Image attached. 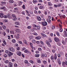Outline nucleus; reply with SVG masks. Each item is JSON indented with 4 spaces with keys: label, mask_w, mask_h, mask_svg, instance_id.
Returning a JSON list of instances; mask_svg holds the SVG:
<instances>
[{
    "label": "nucleus",
    "mask_w": 67,
    "mask_h": 67,
    "mask_svg": "<svg viewBox=\"0 0 67 67\" xmlns=\"http://www.w3.org/2000/svg\"><path fill=\"white\" fill-rule=\"evenodd\" d=\"M2 34H3V35H4V36H5V35H6V34H5V32L3 31L2 32Z\"/></svg>",
    "instance_id": "obj_19"
},
{
    "label": "nucleus",
    "mask_w": 67,
    "mask_h": 67,
    "mask_svg": "<svg viewBox=\"0 0 67 67\" xmlns=\"http://www.w3.org/2000/svg\"><path fill=\"white\" fill-rule=\"evenodd\" d=\"M14 36L16 38H19V37L17 36L16 35H14Z\"/></svg>",
    "instance_id": "obj_25"
},
{
    "label": "nucleus",
    "mask_w": 67,
    "mask_h": 67,
    "mask_svg": "<svg viewBox=\"0 0 67 67\" xmlns=\"http://www.w3.org/2000/svg\"><path fill=\"white\" fill-rule=\"evenodd\" d=\"M37 62L38 63H39V64H41V61L40 59H39V60Z\"/></svg>",
    "instance_id": "obj_23"
},
{
    "label": "nucleus",
    "mask_w": 67,
    "mask_h": 67,
    "mask_svg": "<svg viewBox=\"0 0 67 67\" xmlns=\"http://www.w3.org/2000/svg\"><path fill=\"white\" fill-rule=\"evenodd\" d=\"M57 44L59 46H60L61 45V44H60V42H58Z\"/></svg>",
    "instance_id": "obj_34"
},
{
    "label": "nucleus",
    "mask_w": 67,
    "mask_h": 67,
    "mask_svg": "<svg viewBox=\"0 0 67 67\" xmlns=\"http://www.w3.org/2000/svg\"><path fill=\"white\" fill-rule=\"evenodd\" d=\"M47 21L48 23H50L51 22V20L49 19H47Z\"/></svg>",
    "instance_id": "obj_9"
},
{
    "label": "nucleus",
    "mask_w": 67,
    "mask_h": 67,
    "mask_svg": "<svg viewBox=\"0 0 67 67\" xmlns=\"http://www.w3.org/2000/svg\"><path fill=\"white\" fill-rule=\"evenodd\" d=\"M42 29L43 30H46V27H42Z\"/></svg>",
    "instance_id": "obj_63"
},
{
    "label": "nucleus",
    "mask_w": 67,
    "mask_h": 67,
    "mask_svg": "<svg viewBox=\"0 0 67 67\" xmlns=\"http://www.w3.org/2000/svg\"><path fill=\"white\" fill-rule=\"evenodd\" d=\"M32 43H33V44H35L36 43V41H35V40H32Z\"/></svg>",
    "instance_id": "obj_17"
},
{
    "label": "nucleus",
    "mask_w": 67,
    "mask_h": 67,
    "mask_svg": "<svg viewBox=\"0 0 67 67\" xmlns=\"http://www.w3.org/2000/svg\"><path fill=\"white\" fill-rule=\"evenodd\" d=\"M33 2L34 3H37V1L36 0H33Z\"/></svg>",
    "instance_id": "obj_18"
},
{
    "label": "nucleus",
    "mask_w": 67,
    "mask_h": 67,
    "mask_svg": "<svg viewBox=\"0 0 67 67\" xmlns=\"http://www.w3.org/2000/svg\"><path fill=\"white\" fill-rule=\"evenodd\" d=\"M12 19L13 20H14V21H16L17 20L16 17L13 18Z\"/></svg>",
    "instance_id": "obj_16"
},
{
    "label": "nucleus",
    "mask_w": 67,
    "mask_h": 67,
    "mask_svg": "<svg viewBox=\"0 0 67 67\" xmlns=\"http://www.w3.org/2000/svg\"><path fill=\"white\" fill-rule=\"evenodd\" d=\"M37 20H38V21H41V18H40V17H37Z\"/></svg>",
    "instance_id": "obj_8"
},
{
    "label": "nucleus",
    "mask_w": 67,
    "mask_h": 67,
    "mask_svg": "<svg viewBox=\"0 0 67 67\" xmlns=\"http://www.w3.org/2000/svg\"><path fill=\"white\" fill-rule=\"evenodd\" d=\"M44 57H47V55H46V54H44Z\"/></svg>",
    "instance_id": "obj_61"
},
{
    "label": "nucleus",
    "mask_w": 67,
    "mask_h": 67,
    "mask_svg": "<svg viewBox=\"0 0 67 67\" xmlns=\"http://www.w3.org/2000/svg\"><path fill=\"white\" fill-rule=\"evenodd\" d=\"M59 27H60V28H62V26L61 24H59Z\"/></svg>",
    "instance_id": "obj_62"
},
{
    "label": "nucleus",
    "mask_w": 67,
    "mask_h": 67,
    "mask_svg": "<svg viewBox=\"0 0 67 67\" xmlns=\"http://www.w3.org/2000/svg\"><path fill=\"white\" fill-rule=\"evenodd\" d=\"M57 62H58V63L60 62V60H59V59H58L57 60Z\"/></svg>",
    "instance_id": "obj_46"
},
{
    "label": "nucleus",
    "mask_w": 67,
    "mask_h": 67,
    "mask_svg": "<svg viewBox=\"0 0 67 67\" xmlns=\"http://www.w3.org/2000/svg\"><path fill=\"white\" fill-rule=\"evenodd\" d=\"M24 63L28 64V61H27V60H25L24 61Z\"/></svg>",
    "instance_id": "obj_27"
},
{
    "label": "nucleus",
    "mask_w": 67,
    "mask_h": 67,
    "mask_svg": "<svg viewBox=\"0 0 67 67\" xmlns=\"http://www.w3.org/2000/svg\"><path fill=\"white\" fill-rule=\"evenodd\" d=\"M30 45L32 49H33V46H32V45H33V44H32V43H31V42H30Z\"/></svg>",
    "instance_id": "obj_10"
},
{
    "label": "nucleus",
    "mask_w": 67,
    "mask_h": 67,
    "mask_svg": "<svg viewBox=\"0 0 67 67\" xmlns=\"http://www.w3.org/2000/svg\"><path fill=\"white\" fill-rule=\"evenodd\" d=\"M12 16L13 17V18H15V17H16V16L14 14L12 15Z\"/></svg>",
    "instance_id": "obj_35"
},
{
    "label": "nucleus",
    "mask_w": 67,
    "mask_h": 67,
    "mask_svg": "<svg viewBox=\"0 0 67 67\" xmlns=\"http://www.w3.org/2000/svg\"><path fill=\"white\" fill-rule=\"evenodd\" d=\"M54 56L52 55L51 57V60H53L52 62H54V60H54Z\"/></svg>",
    "instance_id": "obj_6"
},
{
    "label": "nucleus",
    "mask_w": 67,
    "mask_h": 67,
    "mask_svg": "<svg viewBox=\"0 0 67 67\" xmlns=\"http://www.w3.org/2000/svg\"><path fill=\"white\" fill-rule=\"evenodd\" d=\"M40 56L39 54H36L35 55V57H38Z\"/></svg>",
    "instance_id": "obj_29"
},
{
    "label": "nucleus",
    "mask_w": 67,
    "mask_h": 67,
    "mask_svg": "<svg viewBox=\"0 0 67 67\" xmlns=\"http://www.w3.org/2000/svg\"><path fill=\"white\" fill-rule=\"evenodd\" d=\"M48 5L49 6H51V5H52V3H51L50 2H48Z\"/></svg>",
    "instance_id": "obj_22"
},
{
    "label": "nucleus",
    "mask_w": 67,
    "mask_h": 67,
    "mask_svg": "<svg viewBox=\"0 0 67 67\" xmlns=\"http://www.w3.org/2000/svg\"><path fill=\"white\" fill-rule=\"evenodd\" d=\"M9 61H8V60H6L5 61V63L6 64H7V63H9Z\"/></svg>",
    "instance_id": "obj_33"
},
{
    "label": "nucleus",
    "mask_w": 67,
    "mask_h": 67,
    "mask_svg": "<svg viewBox=\"0 0 67 67\" xmlns=\"http://www.w3.org/2000/svg\"><path fill=\"white\" fill-rule=\"evenodd\" d=\"M8 67H13V65H8Z\"/></svg>",
    "instance_id": "obj_55"
},
{
    "label": "nucleus",
    "mask_w": 67,
    "mask_h": 67,
    "mask_svg": "<svg viewBox=\"0 0 67 67\" xmlns=\"http://www.w3.org/2000/svg\"><path fill=\"white\" fill-rule=\"evenodd\" d=\"M7 17H8V19H9L11 18V17L10 16H8V15L7 16Z\"/></svg>",
    "instance_id": "obj_50"
},
{
    "label": "nucleus",
    "mask_w": 67,
    "mask_h": 67,
    "mask_svg": "<svg viewBox=\"0 0 67 67\" xmlns=\"http://www.w3.org/2000/svg\"><path fill=\"white\" fill-rule=\"evenodd\" d=\"M61 4L60 3H59L57 5L58 7H60L61 6Z\"/></svg>",
    "instance_id": "obj_39"
},
{
    "label": "nucleus",
    "mask_w": 67,
    "mask_h": 67,
    "mask_svg": "<svg viewBox=\"0 0 67 67\" xmlns=\"http://www.w3.org/2000/svg\"><path fill=\"white\" fill-rule=\"evenodd\" d=\"M40 43H41V44L42 45H44V43L42 41H40Z\"/></svg>",
    "instance_id": "obj_32"
},
{
    "label": "nucleus",
    "mask_w": 67,
    "mask_h": 67,
    "mask_svg": "<svg viewBox=\"0 0 67 67\" xmlns=\"http://www.w3.org/2000/svg\"><path fill=\"white\" fill-rule=\"evenodd\" d=\"M46 44H47V45H48V47H50L51 46V44L49 43V41H48V40H46Z\"/></svg>",
    "instance_id": "obj_2"
},
{
    "label": "nucleus",
    "mask_w": 67,
    "mask_h": 67,
    "mask_svg": "<svg viewBox=\"0 0 67 67\" xmlns=\"http://www.w3.org/2000/svg\"><path fill=\"white\" fill-rule=\"evenodd\" d=\"M57 62H58V63L60 62V60H59V59H58L57 60Z\"/></svg>",
    "instance_id": "obj_45"
},
{
    "label": "nucleus",
    "mask_w": 67,
    "mask_h": 67,
    "mask_svg": "<svg viewBox=\"0 0 67 67\" xmlns=\"http://www.w3.org/2000/svg\"><path fill=\"white\" fill-rule=\"evenodd\" d=\"M3 27L4 30H5L6 29V26H5L3 25L2 26Z\"/></svg>",
    "instance_id": "obj_24"
},
{
    "label": "nucleus",
    "mask_w": 67,
    "mask_h": 67,
    "mask_svg": "<svg viewBox=\"0 0 67 67\" xmlns=\"http://www.w3.org/2000/svg\"><path fill=\"white\" fill-rule=\"evenodd\" d=\"M23 9H25V5H23V6H22Z\"/></svg>",
    "instance_id": "obj_53"
},
{
    "label": "nucleus",
    "mask_w": 67,
    "mask_h": 67,
    "mask_svg": "<svg viewBox=\"0 0 67 67\" xmlns=\"http://www.w3.org/2000/svg\"><path fill=\"white\" fill-rule=\"evenodd\" d=\"M36 28H33V29H30L31 31H32V32H33V31H34V30H36Z\"/></svg>",
    "instance_id": "obj_14"
},
{
    "label": "nucleus",
    "mask_w": 67,
    "mask_h": 67,
    "mask_svg": "<svg viewBox=\"0 0 67 67\" xmlns=\"http://www.w3.org/2000/svg\"><path fill=\"white\" fill-rule=\"evenodd\" d=\"M29 38H30V39H33L34 37H33V36H30L29 37Z\"/></svg>",
    "instance_id": "obj_20"
},
{
    "label": "nucleus",
    "mask_w": 67,
    "mask_h": 67,
    "mask_svg": "<svg viewBox=\"0 0 67 67\" xmlns=\"http://www.w3.org/2000/svg\"><path fill=\"white\" fill-rule=\"evenodd\" d=\"M41 34L42 36H44V37H45V36H46V35L43 34Z\"/></svg>",
    "instance_id": "obj_41"
},
{
    "label": "nucleus",
    "mask_w": 67,
    "mask_h": 67,
    "mask_svg": "<svg viewBox=\"0 0 67 67\" xmlns=\"http://www.w3.org/2000/svg\"><path fill=\"white\" fill-rule=\"evenodd\" d=\"M33 34L34 35H36V36H37V33L36 32L33 33Z\"/></svg>",
    "instance_id": "obj_30"
},
{
    "label": "nucleus",
    "mask_w": 67,
    "mask_h": 67,
    "mask_svg": "<svg viewBox=\"0 0 67 67\" xmlns=\"http://www.w3.org/2000/svg\"><path fill=\"white\" fill-rule=\"evenodd\" d=\"M54 59L55 60H56L57 59V55L56 54H54Z\"/></svg>",
    "instance_id": "obj_11"
},
{
    "label": "nucleus",
    "mask_w": 67,
    "mask_h": 67,
    "mask_svg": "<svg viewBox=\"0 0 67 67\" xmlns=\"http://www.w3.org/2000/svg\"><path fill=\"white\" fill-rule=\"evenodd\" d=\"M14 2L12 0H11L9 1V3H13Z\"/></svg>",
    "instance_id": "obj_21"
},
{
    "label": "nucleus",
    "mask_w": 67,
    "mask_h": 67,
    "mask_svg": "<svg viewBox=\"0 0 67 67\" xmlns=\"http://www.w3.org/2000/svg\"><path fill=\"white\" fill-rule=\"evenodd\" d=\"M3 43L4 44H5V45H6V42H5V40H4L3 41Z\"/></svg>",
    "instance_id": "obj_57"
},
{
    "label": "nucleus",
    "mask_w": 67,
    "mask_h": 67,
    "mask_svg": "<svg viewBox=\"0 0 67 67\" xmlns=\"http://www.w3.org/2000/svg\"><path fill=\"white\" fill-rule=\"evenodd\" d=\"M42 57H44V54H42L41 55Z\"/></svg>",
    "instance_id": "obj_38"
},
{
    "label": "nucleus",
    "mask_w": 67,
    "mask_h": 67,
    "mask_svg": "<svg viewBox=\"0 0 67 67\" xmlns=\"http://www.w3.org/2000/svg\"><path fill=\"white\" fill-rule=\"evenodd\" d=\"M65 63L66 65H67V60L65 61Z\"/></svg>",
    "instance_id": "obj_59"
},
{
    "label": "nucleus",
    "mask_w": 67,
    "mask_h": 67,
    "mask_svg": "<svg viewBox=\"0 0 67 67\" xmlns=\"http://www.w3.org/2000/svg\"><path fill=\"white\" fill-rule=\"evenodd\" d=\"M15 24L16 25H19L20 24L19 23V22H16L15 23Z\"/></svg>",
    "instance_id": "obj_26"
},
{
    "label": "nucleus",
    "mask_w": 67,
    "mask_h": 67,
    "mask_svg": "<svg viewBox=\"0 0 67 67\" xmlns=\"http://www.w3.org/2000/svg\"><path fill=\"white\" fill-rule=\"evenodd\" d=\"M9 55H13V53L10 52H9Z\"/></svg>",
    "instance_id": "obj_49"
},
{
    "label": "nucleus",
    "mask_w": 67,
    "mask_h": 67,
    "mask_svg": "<svg viewBox=\"0 0 67 67\" xmlns=\"http://www.w3.org/2000/svg\"><path fill=\"white\" fill-rule=\"evenodd\" d=\"M64 33L65 35V36H67V32L66 31H64Z\"/></svg>",
    "instance_id": "obj_12"
},
{
    "label": "nucleus",
    "mask_w": 67,
    "mask_h": 67,
    "mask_svg": "<svg viewBox=\"0 0 67 67\" xmlns=\"http://www.w3.org/2000/svg\"><path fill=\"white\" fill-rule=\"evenodd\" d=\"M56 34L57 35H58V36H59V32H56Z\"/></svg>",
    "instance_id": "obj_44"
},
{
    "label": "nucleus",
    "mask_w": 67,
    "mask_h": 67,
    "mask_svg": "<svg viewBox=\"0 0 67 67\" xmlns=\"http://www.w3.org/2000/svg\"><path fill=\"white\" fill-rule=\"evenodd\" d=\"M10 51H8V50H6L5 51V52L6 53H7V54H9V53H10Z\"/></svg>",
    "instance_id": "obj_13"
},
{
    "label": "nucleus",
    "mask_w": 67,
    "mask_h": 67,
    "mask_svg": "<svg viewBox=\"0 0 67 67\" xmlns=\"http://www.w3.org/2000/svg\"><path fill=\"white\" fill-rule=\"evenodd\" d=\"M43 62L44 64H46V63H47V62L46 61H43Z\"/></svg>",
    "instance_id": "obj_31"
},
{
    "label": "nucleus",
    "mask_w": 67,
    "mask_h": 67,
    "mask_svg": "<svg viewBox=\"0 0 67 67\" xmlns=\"http://www.w3.org/2000/svg\"><path fill=\"white\" fill-rule=\"evenodd\" d=\"M30 63H32V64L34 63V62H33V61H32L31 60H30Z\"/></svg>",
    "instance_id": "obj_43"
},
{
    "label": "nucleus",
    "mask_w": 67,
    "mask_h": 67,
    "mask_svg": "<svg viewBox=\"0 0 67 67\" xmlns=\"http://www.w3.org/2000/svg\"><path fill=\"white\" fill-rule=\"evenodd\" d=\"M41 24H42L43 26H46L47 25V23L46 21L42 22Z\"/></svg>",
    "instance_id": "obj_1"
},
{
    "label": "nucleus",
    "mask_w": 67,
    "mask_h": 67,
    "mask_svg": "<svg viewBox=\"0 0 67 67\" xmlns=\"http://www.w3.org/2000/svg\"><path fill=\"white\" fill-rule=\"evenodd\" d=\"M16 54L20 56L21 55V52H20L17 51L16 52Z\"/></svg>",
    "instance_id": "obj_5"
},
{
    "label": "nucleus",
    "mask_w": 67,
    "mask_h": 67,
    "mask_svg": "<svg viewBox=\"0 0 67 67\" xmlns=\"http://www.w3.org/2000/svg\"><path fill=\"white\" fill-rule=\"evenodd\" d=\"M15 67H17V64L16 63H15L14 64Z\"/></svg>",
    "instance_id": "obj_60"
},
{
    "label": "nucleus",
    "mask_w": 67,
    "mask_h": 67,
    "mask_svg": "<svg viewBox=\"0 0 67 67\" xmlns=\"http://www.w3.org/2000/svg\"><path fill=\"white\" fill-rule=\"evenodd\" d=\"M52 29L53 30L55 29V26H52Z\"/></svg>",
    "instance_id": "obj_48"
},
{
    "label": "nucleus",
    "mask_w": 67,
    "mask_h": 67,
    "mask_svg": "<svg viewBox=\"0 0 67 67\" xmlns=\"http://www.w3.org/2000/svg\"><path fill=\"white\" fill-rule=\"evenodd\" d=\"M30 13L31 14H33V12H32V11L31 10L30 11Z\"/></svg>",
    "instance_id": "obj_37"
},
{
    "label": "nucleus",
    "mask_w": 67,
    "mask_h": 67,
    "mask_svg": "<svg viewBox=\"0 0 67 67\" xmlns=\"http://www.w3.org/2000/svg\"><path fill=\"white\" fill-rule=\"evenodd\" d=\"M57 56L58 57H60V54H58L57 55Z\"/></svg>",
    "instance_id": "obj_56"
},
{
    "label": "nucleus",
    "mask_w": 67,
    "mask_h": 67,
    "mask_svg": "<svg viewBox=\"0 0 67 67\" xmlns=\"http://www.w3.org/2000/svg\"><path fill=\"white\" fill-rule=\"evenodd\" d=\"M27 29H30L31 28V26H28L27 27Z\"/></svg>",
    "instance_id": "obj_42"
},
{
    "label": "nucleus",
    "mask_w": 67,
    "mask_h": 67,
    "mask_svg": "<svg viewBox=\"0 0 67 67\" xmlns=\"http://www.w3.org/2000/svg\"><path fill=\"white\" fill-rule=\"evenodd\" d=\"M22 14H23V15H25V13L23 11L22 12Z\"/></svg>",
    "instance_id": "obj_52"
},
{
    "label": "nucleus",
    "mask_w": 67,
    "mask_h": 67,
    "mask_svg": "<svg viewBox=\"0 0 67 67\" xmlns=\"http://www.w3.org/2000/svg\"><path fill=\"white\" fill-rule=\"evenodd\" d=\"M40 9H43V6H40Z\"/></svg>",
    "instance_id": "obj_64"
},
{
    "label": "nucleus",
    "mask_w": 67,
    "mask_h": 67,
    "mask_svg": "<svg viewBox=\"0 0 67 67\" xmlns=\"http://www.w3.org/2000/svg\"><path fill=\"white\" fill-rule=\"evenodd\" d=\"M54 39L55 42H59V39H58V38L56 37H54Z\"/></svg>",
    "instance_id": "obj_4"
},
{
    "label": "nucleus",
    "mask_w": 67,
    "mask_h": 67,
    "mask_svg": "<svg viewBox=\"0 0 67 67\" xmlns=\"http://www.w3.org/2000/svg\"><path fill=\"white\" fill-rule=\"evenodd\" d=\"M16 42V41H15V40L14 39H13L12 40V42H13V43H15Z\"/></svg>",
    "instance_id": "obj_28"
},
{
    "label": "nucleus",
    "mask_w": 67,
    "mask_h": 67,
    "mask_svg": "<svg viewBox=\"0 0 67 67\" xmlns=\"http://www.w3.org/2000/svg\"><path fill=\"white\" fill-rule=\"evenodd\" d=\"M9 65H12V63H11V62H9Z\"/></svg>",
    "instance_id": "obj_58"
},
{
    "label": "nucleus",
    "mask_w": 67,
    "mask_h": 67,
    "mask_svg": "<svg viewBox=\"0 0 67 67\" xmlns=\"http://www.w3.org/2000/svg\"><path fill=\"white\" fill-rule=\"evenodd\" d=\"M24 52L25 53H28V51L27 50H25V51Z\"/></svg>",
    "instance_id": "obj_47"
},
{
    "label": "nucleus",
    "mask_w": 67,
    "mask_h": 67,
    "mask_svg": "<svg viewBox=\"0 0 67 67\" xmlns=\"http://www.w3.org/2000/svg\"><path fill=\"white\" fill-rule=\"evenodd\" d=\"M0 14L1 15L0 16L1 18H2L3 17V13H0Z\"/></svg>",
    "instance_id": "obj_15"
},
{
    "label": "nucleus",
    "mask_w": 67,
    "mask_h": 67,
    "mask_svg": "<svg viewBox=\"0 0 67 67\" xmlns=\"http://www.w3.org/2000/svg\"><path fill=\"white\" fill-rule=\"evenodd\" d=\"M60 32H63V29L62 28H60Z\"/></svg>",
    "instance_id": "obj_36"
},
{
    "label": "nucleus",
    "mask_w": 67,
    "mask_h": 67,
    "mask_svg": "<svg viewBox=\"0 0 67 67\" xmlns=\"http://www.w3.org/2000/svg\"><path fill=\"white\" fill-rule=\"evenodd\" d=\"M16 31L17 32V33H21V31L20 30V29H16Z\"/></svg>",
    "instance_id": "obj_7"
},
{
    "label": "nucleus",
    "mask_w": 67,
    "mask_h": 67,
    "mask_svg": "<svg viewBox=\"0 0 67 67\" xmlns=\"http://www.w3.org/2000/svg\"><path fill=\"white\" fill-rule=\"evenodd\" d=\"M65 56L66 57L65 58H66V59H67V54L65 53Z\"/></svg>",
    "instance_id": "obj_51"
},
{
    "label": "nucleus",
    "mask_w": 67,
    "mask_h": 67,
    "mask_svg": "<svg viewBox=\"0 0 67 67\" xmlns=\"http://www.w3.org/2000/svg\"><path fill=\"white\" fill-rule=\"evenodd\" d=\"M4 8H5V7H0V9H4Z\"/></svg>",
    "instance_id": "obj_40"
},
{
    "label": "nucleus",
    "mask_w": 67,
    "mask_h": 67,
    "mask_svg": "<svg viewBox=\"0 0 67 67\" xmlns=\"http://www.w3.org/2000/svg\"><path fill=\"white\" fill-rule=\"evenodd\" d=\"M24 42L25 44H26L27 43V42H26V41L25 40H24Z\"/></svg>",
    "instance_id": "obj_54"
},
{
    "label": "nucleus",
    "mask_w": 67,
    "mask_h": 67,
    "mask_svg": "<svg viewBox=\"0 0 67 67\" xmlns=\"http://www.w3.org/2000/svg\"><path fill=\"white\" fill-rule=\"evenodd\" d=\"M9 51H10L11 52H14V49L13 48H9L8 49Z\"/></svg>",
    "instance_id": "obj_3"
}]
</instances>
